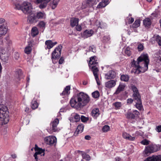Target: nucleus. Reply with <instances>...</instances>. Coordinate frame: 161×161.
I'll list each match as a JSON object with an SVG mask.
<instances>
[{
    "instance_id": "f3484780",
    "label": "nucleus",
    "mask_w": 161,
    "mask_h": 161,
    "mask_svg": "<svg viewBox=\"0 0 161 161\" xmlns=\"http://www.w3.org/2000/svg\"><path fill=\"white\" fill-rule=\"evenodd\" d=\"M116 76V73L114 71L110 70L105 75V78L107 79H113Z\"/></svg>"
},
{
    "instance_id": "c9c22d12",
    "label": "nucleus",
    "mask_w": 161,
    "mask_h": 161,
    "mask_svg": "<svg viewBox=\"0 0 161 161\" xmlns=\"http://www.w3.org/2000/svg\"><path fill=\"white\" fill-rule=\"evenodd\" d=\"M45 23L43 21H41L39 22L37 25V26L41 29L43 31L45 27Z\"/></svg>"
},
{
    "instance_id": "5701e85b",
    "label": "nucleus",
    "mask_w": 161,
    "mask_h": 161,
    "mask_svg": "<svg viewBox=\"0 0 161 161\" xmlns=\"http://www.w3.org/2000/svg\"><path fill=\"white\" fill-rule=\"evenodd\" d=\"M84 126L82 124L79 125L77 127L76 130L75 132L74 135H77L79 133H81L84 129Z\"/></svg>"
},
{
    "instance_id": "052dcab7",
    "label": "nucleus",
    "mask_w": 161,
    "mask_h": 161,
    "mask_svg": "<svg viewBox=\"0 0 161 161\" xmlns=\"http://www.w3.org/2000/svg\"><path fill=\"white\" fill-rule=\"evenodd\" d=\"M64 61V58L62 57H61L59 60V64H62L63 63V62Z\"/></svg>"
},
{
    "instance_id": "c756f323",
    "label": "nucleus",
    "mask_w": 161,
    "mask_h": 161,
    "mask_svg": "<svg viewBox=\"0 0 161 161\" xmlns=\"http://www.w3.org/2000/svg\"><path fill=\"white\" fill-rule=\"evenodd\" d=\"M154 40L156 41L159 46H161V37L158 35H154L153 37Z\"/></svg>"
},
{
    "instance_id": "774afa93",
    "label": "nucleus",
    "mask_w": 161,
    "mask_h": 161,
    "mask_svg": "<svg viewBox=\"0 0 161 161\" xmlns=\"http://www.w3.org/2000/svg\"><path fill=\"white\" fill-rule=\"evenodd\" d=\"M85 138L86 140H89L90 139L91 137L90 136L87 135L85 136Z\"/></svg>"
},
{
    "instance_id": "a878e982",
    "label": "nucleus",
    "mask_w": 161,
    "mask_h": 161,
    "mask_svg": "<svg viewBox=\"0 0 161 161\" xmlns=\"http://www.w3.org/2000/svg\"><path fill=\"white\" fill-rule=\"evenodd\" d=\"M125 115L126 118L128 119H134L135 117V115L133 113L131 112L130 110H128Z\"/></svg>"
},
{
    "instance_id": "ddd939ff",
    "label": "nucleus",
    "mask_w": 161,
    "mask_h": 161,
    "mask_svg": "<svg viewBox=\"0 0 161 161\" xmlns=\"http://www.w3.org/2000/svg\"><path fill=\"white\" fill-rule=\"evenodd\" d=\"M34 41L33 40H31L28 42V45L25 47L24 50L25 53L27 54H30L32 50V47L34 45Z\"/></svg>"
},
{
    "instance_id": "7c9ffc66",
    "label": "nucleus",
    "mask_w": 161,
    "mask_h": 161,
    "mask_svg": "<svg viewBox=\"0 0 161 161\" xmlns=\"http://www.w3.org/2000/svg\"><path fill=\"white\" fill-rule=\"evenodd\" d=\"M36 17L38 19H43L46 17V14L43 12H39L37 13Z\"/></svg>"
},
{
    "instance_id": "dca6fc26",
    "label": "nucleus",
    "mask_w": 161,
    "mask_h": 161,
    "mask_svg": "<svg viewBox=\"0 0 161 161\" xmlns=\"http://www.w3.org/2000/svg\"><path fill=\"white\" fill-rule=\"evenodd\" d=\"M57 43V42H53L51 40H47L45 42V44L47 46V47H45V49H50Z\"/></svg>"
},
{
    "instance_id": "864d4df0",
    "label": "nucleus",
    "mask_w": 161,
    "mask_h": 161,
    "mask_svg": "<svg viewBox=\"0 0 161 161\" xmlns=\"http://www.w3.org/2000/svg\"><path fill=\"white\" fill-rule=\"evenodd\" d=\"M135 137H132L129 135V136H127V139H126L130 141H134L135 140Z\"/></svg>"
},
{
    "instance_id": "cd10ccee",
    "label": "nucleus",
    "mask_w": 161,
    "mask_h": 161,
    "mask_svg": "<svg viewBox=\"0 0 161 161\" xmlns=\"http://www.w3.org/2000/svg\"><path fill=\"white\" fill-rule=\"evenodd\" d=\"M39 33L38 29L36 27H33L31 30V35L33 37H35Z\"/></svg>"
},
{
    "instance_id": "e433bc0d",
    "label": "nucleus",
    "mask_w": 161,
    "mask_h": 161,
    "mask_svg": "<svg viewBox=\"0 0 161 161\" xmlns=\"http://www.w3.org/2000/svg\"><path fill=\"white\" fill-rule=\"evenodd\" d=\"M38 105L37 102L33 100L31 103V107L32 108L35 109L36 108L38 107Z\"/></svg>"
},
{
    "instance_id": "09e8293b",
    "label": "nucleus",
    "mask_w": 161,
    "mask_h": 161,
    "mask_svg": "<svg viewBox=\"0 0 161 161\" xmlns=\"http://www.w3.org/2000/svg\"><path fill=\"white\" fill-rule=\"evenodd\" d=\"M19 57V54L17 52H15L13 55V58L16 60H18Z\"/></svg>"
},
{
    "instance_id": "6e6d98bb",
    "label": "nucleus",
    "mask_w": 161,
    "mask_h": 161,
    "mask_svg": "<svg viewBox=\"0 0 161 161\" xmlns=\"http://www.w3.org/2000/svg\"><path fill=\"white\" fill-rule=\"evenodd\" d=\"M129 134H128L125 132H123L122 134L123 137L125 139H127V136H129Z\"/></svg>"
},
{
    "instance_id": "4d7b16f0",
    "label": "nucleus",
    "mask_w": 161,
    "mask_h": 161,
    "mask_svg": "<svg viewBox=\"0 0 161 161\" xmlns=\"http://www.w3.org/2000/svg\"><path fill=\"white\" fill-rule=\"evenodd\" d=\"M81 121L83 122H85L87 120V118L84 116H81Z\"/></svg>"
},
{
    "instance_id": "e2e57ef3",
    "label": "nucleus",
    "mask_w": 161,
    "mask_h": 161,
    "mask_svg": "<svg viewBox=\"0 0 161 161\" xmlns=\"http://www.w3.org/2000/svg\"><path fill=\"white\" fill-rule=\"evenodd\" d=\"M156 129L158 132H161V125L158 126L156 127Z\"/></svg>"
},
{
    "instance_id": "6e6552de",
    "label": "nucleus",
    "mask_w": 161,
    "mask_h": 161,
    "mask_svg": "<svg viewBox=\"0 0 161 161\" xmlns=\"http://www.w3.org/2000/svg\"><path fill=\"white\" fill-rule=\"evenodd\" d=\"M45 142L48 144L53 145L56 143L57 138L54 136H49L44 139Z\"/></svg>"
},
{
    "instance_id": "5fc2aeb1",
    "label": "nucleus",
    "mask_w": 161,
    "mask_h": 161,
    "mask_svg": "<svg viewBox=\"0 0 161 161\" xmlns=\"http://www.w3.org/2000/svg\"><path fill=\"white\" fill-rule=\"evenodd\" d=\"M149 141L147 140H144L141 142V143L144 145H147L149 144Z\"/></svg>"
},
{
    "instance_id": "2eb2a0df",
    "label": "nucleus",
    "mask_w": 161,
    "mask_h": 161,
    "mask_svg": "<svg viewBox=\"0 0 161 161\" xmlns=\"http://www.w3.org/2000/svg\"><path fill=\"white\" fill-rule=\"evenodd\" d=\"M116 84V81L111 80L106 82L105 83V86L108 88H111L114 87Z\"/></svg>"
},
{
    "instance_id": "9d476101",
    "label": "nucleus",
    "mask_w": 161,
    "mask_h": 161,
    "mask_svg": "<svg viewBox=\"0 0 161 161\" xmlns=\"http://www.w3.org/2000/svg\"><path fill=\"white\" fill-rule=\"evenodd\" d=\"M59 123L58 119H55L53 122L50 124L51 127L50 128V132L52 133L53 132H55L57 130V125Z\"/></svg>"
},
{
    "instance_id": "de8ad7c7",
    "label": "nucleus",
    "mask_w": 161,
    "mask_h": 161,
    "mask_svg": "<svg viewBox=\"0 0 161 161\" xmlns=\"http://www.w3.org/2000/svg\"><path fill=\"white\" fill-rule=\"evenodd\" d=\"M109 129V127L108 125H104L102 128V130L103 132H106Z\"/></svg>"
},
{
    "instance_id": "58836bf2",
    "label": "nucleus",
    "mask_w": 161,
    "mask_h": 161,
    "mask_svg": "<svg viewBox=\"0 0 161 161\" xmlns=\"http://www.w3.org/2000/svg\"><path fill=\"white\" fill-rule=\"evenodd\" d=\"M72 116L74 118V121L77 122L79 121L80 119V115L77 114L73 113L72 114Z\"/></svg>"
},
{
    "instance_id": "6ab92c4d",
    "label": "nucleus",
    "mask_w": 161,
    "mask_h": 161,
    "mask_svg": "<svg viewBox=\"0 0 161 161\" xmlns=\"http://www.w3.org/2000/svg\"><path fill=\"white\" fill-rule=\"evenodd\" d=\"M7 31V27L4 25H2L0 26V38L4 36Z\"/></svg>"
},
{
    "instance_id": "1a4fd4ad",
    "label": "nucleus",
    "mask_w": 161,
    "mask_h": 161,
    "mask_svg": "<svg viewBox=\"0 0 161 161\" xmlns=\"http://www.w3.org/2000/svg\"><path fill=\"white\" fill-rule=\"evenodd\" d=\"M61 50L60 48H56L52 53V59L53 62L54 63L53 59H56L60 56Z\"/></svg>"
},
{
    "instance_id": "3c124183",
    "label": "nucleus",
    "mask_w": 161,
    "mask_h": 161,
    "mask_svg": "<svg viewBox=\"0 0 161 161\" xmlns=\"http://www.w3.org/2000/svg\"><path fill=\"white\" fill-rule=\"evenodd\" d=\"M95 25L98 28L100 27L101 28H102V27L101 26V22L97 20L95 23Z\"/></svg>"
},
{
    "instance_id": "37998d69",
    "label": "nucleus",
    "mask_w": 161,
    "mask_h": 161,
    "mask_svg": "<svg viewBox=\"0 0 161 161\" xmlns=\"http://www.w3.org/2000/svg\"><path fill=\"white\" fill-rule=\"evenodd\" d=\"M82 156L83 159H85L86 161H88L90 160V156L85 153L82 154Z\"/></svg>"
},
{
    "instance_id": "f257e3e1",
    "label": "nucleus",
    "mask_w": 161,
    "mask_h": 161,
    "mask_svg": "<svg viewBox=\"0 0 161 161\" xmlns=\"http://www.w3.org/2000/svg\"><path fill=\"white\" fill-rule=\"evenodd\" d=\"M90 101L89 96L87 94L81 92L71 99L70 103L72 107L78 109L86 105Z\"/></svg>"
},
{
    "instance_id": "680f3d73",
    "label": "nucleus",
    "mask_w": 161,
    "mask_h": 161,
    "mask_svg": "<svg viewBox=\"0 0 161 161\" xmlns=\"http://www.w3.org/2000/svg\"><path fill=\"white\" fill-rule=\"evenodd\" d=\"M76 29L77 31H80L81 29V27L80 25H76Z\"/></svg>"
},
{
    "instance_id": "473e14b6",
    "label": "nucleus",
    "mask_w": 161,
    "mask_h": 161,
    "mask_svg": "<svg viewBox=\"0 0 161 161\" xmlns=\"http://www.w3.org/2000/svg\"><path fill=\"white\" fill-rule=\"evenodd\" d=\"M22 74V70L21 69H19L16 71L15 74V76L17 79V81L20 80V78Z\"/></svg>"
},
{
    "instance_id": "72a5a7b5",
    "label": "nucleus",
    "mask_w": 161,
    "mask_h": 161,
    "mask_svg": "<svg viewBox=\"0 0 161 161\" xmlns=\"http://www.w3.org/2000/svg\"><path fill=\"white\" fill-rule=\"evenodd\" d=\"M143 23L145 27H148L151 25V22L149 18H146L143 21Z\"/></svg>"
},
{
    "instance_id": "393cba45",
    "label": "nucleus",
    "mask_w": 161,
    "mask_h": 161,
    "mask_svg": "<svg viewBox=\"0 0 161 161\" xmlns=\"http://www.w3.org/2000/svg\"><path fill=\"white\" fill-rule=\"evenodd\" d=\"M79 19L75 18H72L70 19V25L73 27L78 25Z\"/></svg>"
},
{
    "instance_id": "a18cd8bd",
    "label": "nucleus",
    "mask_w": 161,
    "mask_h": 161,
    "mask_svg": "<svg viewBox=\"0 0 161 161\" xmlns=\"http://www.w3.org/2000/svg\"><path fill=\"white\" fill-rule=\"evenodd\" d=\"M125 53L128 56H130L131 55V53L130 51V48L129 47H127L125 50Z\"/></svg>"
},
{
    "instance_id": "0eeeda50",
    "label": "nucleus",
    "mask_w": 161,
    "mask_h": 161,
    "mask_svg": "<svg viewBox=\"0 0 161 161\" xmlns=\"http://www.w3.org/2000/svg\"><path fill=\"white\" fill-rule=\"evenodd\" d=\"M99 1V0H86L83 3L82 7L85 8L87 7H91L96 4Z\"/></svg>"
},
{
    "instance_id": "338daca9",
    "label": "nucleus",
    "mask_w": 161,
    "mask_h": 161,
    "mask_svg": "<svg viewBox=\"0 0 161 161\" xmlns=\"http://www.w3.org/2000/svg\"><path fill=\"white\" fill-rule=\"evenodd\" d=\"M109 0H102V2L107 5L108 4Z\"/></svg>"
},
{
    "instance_id": "f8f14e48",
    "label": "nucleus",
    "mask_w": 161,
    "mask_h": 161,
    "mask_svg": "<svg viewBox=\"0 0 161 161\" xmlns=\"http://www.w3.org/2000/svg\"><path fill=\"white\" fill-rule=\"evenodd\" d=\"M51 0H36V4L40 3L39 7L41 9L44 8L46 7L47 3Z\"/></svg>"
},
{
    "instance_id": "aec40b11",
    "label": "nucleus",
    "mask_w": 161,
    "mask_h": 161,
    "mask_svg": "<svg viewBox=\"0 0 161 161\" xmlns=\"http://www.w3.org/2000/svg\"><path fill=\"white\" fill-rule=\"evenodd\" d=\"M154 60L161 64V51H158L154 55Z\"/></svg>"
},
{
    "instance_id": "2f4dec72",
    "label": "nucleus",
    "mask_w": 161,
    "mask_h": 161,
    "mask_svg": "<svg viewBox=\"0 0 161 161\" xmlns=\"http://www.w3.org/2000/svg\"><path fill=\"white\" fill-rule=\"evenodd\" d=\"M70 86H67L64 89L62 93L61 94V95H67L69 94V92L70 90Z\"/></svg>"
},
{
    "instance_id": "a19ab883",
    "label": "nucleus",
    "mask_w": 161,
    "mask_h": 161,
    "mask_svg": "<svg viewBox=\"0 0 161 161\" xmlns=\"http://www.w3.org/2000/svg\"><path fill=\"white\" fill-rule=\"evenodd\" d=\"M121 80L124 81H128L129 79V76L127 75H121L120 77Z\"/></svg>"
},
{
    "instance_id": "13d9d810",
    "label": "nucleus",
    "mask_w": 161,
    "mask_h": 161,
    "mask_svg": "<svg viewBox=\"0 0 161 161\" xmlns=\"http://www.w3.org/2000/svg\"><path fill=\"white\" fill-rule=\"evenodd\" d=\"M15 8L18 10H21L22 5L19 4H15Z\"/></svg>"
},
{
    "instance_id": "bf43d9fd",
    "label": "nucleus",
    "mask_w": 161,
    "mask_h": 161,
    "mask_svg": "<svg viewBox=\"0 0 161 161\" xmlns=\"http://www.w3.org/2000/svg\"><path fill=\"white\" fill-rule=\"evenodd\" d=\"M133 113L135 115V116H138L139 115V112L137 110H135L133 111Z\"/></svg>"
},
{
    "instance_id": "7ed1b4c3",
    "label": "nucleus",
    "mask_w": 161,
    "mask_h": 161,
    "mask_svg": "<svg viewBox=\"0 0 161 161\" xmlns=\"http://www.w3.org/2000/svg\"><path fill=\"white\" fill-rule=\"evenodd\" d=\"M89 65L90 68L91 69L92 71L93 72L97 85H100V84L99 82V79L98 76V62L96 56H94L90 58Z\"/></svg>"
},
{
    "instance_id": "39448f33",
    "label": "nucleus",
    "mask_w": 161,
    "mask_h": 161,
    "mask_svg": "<svg viewBox=\"0 0 161 161\" xmlns=\"http://www.w3.org/2000/svg\"><path fill=\"white\" fill-rule=\"evenodd\" d=\"M22 11L25 14L29 13L31 11V5L27 2H24L22 5Z\"/></svg>"
},
{
    "instance_id": "f704fd0d",
    "label": "nucleus",
    "mask_w": 161,
    "mask_h": 161,
    "mask_svg": "<svg viewBox=\"0 0 161 161\" xmlns=\"http://www.w3.org/2000/svg\"><path fill=\"white\" fill-rule=\"evenodd\" d=\"M140 24V21L139 19H136L134 23L131 25V27L133 28H137L139 27Z\"/></svg>"
},
{
    "instance_id": "f03ea898",
    "label": "nucleus",
    "mask_w": 161,
    "mask_h": 161,
    "mask_svg": "<svg viewBox=\"0 0 161 161\" xmlns=\"http://www.w3.org/2000/svg\"><path fill=\"white\" fill-rule=\"evenodd\" d=\"M149 59L147 54L142 55L137 59V61L133 60L131 63V66L135 70L133 72L139 74L144 73L148 69Z\"/></svg>"
},
{
    "instance_id": "423d86ee",
    "label": "nucleus",
    "mask_w": 161,
    "mask_h": 161,
    "mask_svg": "<svg viewBox=\"0 0 161 161\" xmlns=\"http://www.w3.org/2000/svg\"><path fill=\"white\" fill-rule=\"evenodd\" d=\"M158 149L157 146L155 145H150L147 146L145 148L144 153L147 155L150 153L157 151Z\"/></svg>"
},
{
    "instance_id": "c03bdc74",
    "label": "nucleus",
    "mask_w": 161,
    "mask_h": 161,
    "mask_svg": "<svg viewBox=\"0 0 161 161\" xmlns=\"http://www.w3.org/2000/svg\"><path fill=\"white\" fill-rule=\"evenodd\" d=\"M92 97L94 98H97L99 96V93L98 91H96L92 93Z\"/></svg>"
},
{
    "instance_id": "bb28decb",
    "label": "nucleus",
    "mask_w": 161,
    "mask_h": 161,
    "mask_svg": "<svg viewBox=\"0 0 161 161\" xmlns=\"http://www.w3.org/2000/svg\"><path fill=\"white\" fill-rule=\"evenodd\" d=\"M136 108L139 110H143V108L141 100L136 101L135 104Z\"/></svg>"
},
{
    "instance_id": "a211bd4d",
    "label": "nucleus",
    "mask_w": 161,
    "mask_h": 161,
    "mask_svg": "<svg viewBox=\"0 0 161 161\" xmlns=\"http://www.w3.org/2000/svg\"><path fill=\"white\" fill-rule=\"evenodd\" d=\"M34 149L36 151V153L35 154H37V155L41 154V156H44V150H43L42 148H39L36 144L35 145Z\"/></svg>"
},
{
    "instance_id": "c85d7f7f",
    "label": "nucleus",
    "mask_w": 161,
    "mask_h": 161,
    "mask_svg": "<svg viewBox=\"0 0 161 161\" xmlns=\"http://www.w3.org/2000/svg\"><path fill=\"white\" fill-rule=\"evenodd\" d=\"M125 87V86L124 85L120 84L114 94H118L124 90Z\"/></svg>"
},
{
    "instance_id": "20e7f679",
    "label": "nucleus",
    "mask_w": 161,
    "mask_h": 161,
    "mask_svg": "<svg viewBox=\"0 0 161 161\" xmlns=\"http://www.w3.org/2000/svg\"><path fill=\"white\" fill-rule=\"evenodd\" d=\"M9 112L7 108L0 105V124H7L9 121Z\"/></svg>"
},
{
    "instance_id": "69168bd1",
    "label": "nucleus",
    "mask_w": 161,
    "mask_h": 161,
    "mask_svg": "<svg viewBox=\"0 0 161 161\" xmlns=\"http://www.w3.org/2000/svg\"><path fill=\"white\" fill-rule=\"evenodd\" d=\"M34 157L35 158V159L36 160V161H38V155L37 154H34Z\"/></svg>"
},
{
    "instance_id": "0e129e2a",
    "label": "nucleus",
    "mask_w": 161,
    "mask_h": 161,
    "mask_svg": "<svg viewBox=\"0 0 161 161\" xmlns=\"http://www.w3.org/2000/svg\"><path fill=\"white\" fill-rule=\"evenodd\" d=\"M133 102V100L131 99H128L127 100V103L130 104L132 103Z\"/></svg>"
},
{
    "instance_id": "603ef678",
    "label": "nucleus",
    "mask_w": 161,
    "mask_h": 161,
    "mask_svg": "<svg viewBox=\"0 0 161 161\" xmlns=\"http://www.w3.org/2000/svg\"><path fill=\"white\" fill-rule=\"evenodd\" d=\"M137 48L139 51H142L143 49V45L142 44L140 43L138 45Z\"/></svg>"
},
{
    "instance_id": "8fccbe9b",
    "label": "nucleus",
    "mask_w": 161,
    "mask_h": 161,
    "mask_svg": "<svg viewBox=\"0 0 161 161\" xmlns=\"http://www.w3.org/2000/svg\"><path fill=\"white\" fill-rule=\"evenodd\" d=\"M89 51H91L93 53L96 52V48L93 46L89 47Z\"/></svg>"
},
{
    "instance_id": "412c9836",
    "label": "nucleus",
    "mask_w": 161,
    "mask_h": 161,
    "mask_svg": "<svg viewBox=\"0 0 161 161\" xmlns=\"http://www.w3.org/2000/svg\"><path fill=\"white\" fill-rule=\"evenodd\" d=\"M28 21L31 23L36 22L37 21L36 16L34 14H32L28 17Z\"/></svg>"
},
{
    "instance_id": "9b49d317",
    "label": "nucleus",
    "mask_w": 161,
    "mask_h": 161,
    "mask_svg": "<svg viewBox=\"0 0 161 161\" xmlns=\"http://www.w3.org/2000/svg\"><path fill=\"white\" fill-rule=\"evenodd\" d=\"M131 88L133 92V98L136 101H137L138 100H140V96L136 87L134 86H131Z\"/></svg>"
},
{
    "instance_id": "4468645a",
    "label": "nucleus",
    "mask_w": 161,
    "mask_h": 161,
    "mask_svg": "<svg viewBox=\"0 0 161 161\" xmlns=\"http://www.w3.org/2000/svg\"><path fill=\"white\" fill-rule=\"evenodd\" d=\"M145 160L146 161H161V155H153L148 157Z\"/></svg>"
},
{
    "instance_id": "79ce46f5",
    "label": "nucleus",
    "mask_w": 161,
    "mask_h": 161,
    "mask_svg": "<svg viewBox=\"0 0 161 161\" xmlns=\"http://www.w3.org/2000/svg\"><path fill=\"white\" fill-rule=\"evenodd\" d=\"M113 105L114 106L116 109H119L122 106V103L120 102H117L113 103Z\"/></svg>"
},
{
    "instance_id": "4be33fe9",
    "label": "nucleus",
    "mask_w": 161,
    "mask_h": 161,
    "mask_svg": "<svg viewBox=\"0 0 161 161\" xmlns=\"http://www.w3.org/2000/svg\"><path fill=\"white\" fill-rule=\"evenodd\" d=\"M93 33V31L91 30H86L82 34V37L84 38H87L91 36Z\"/></svg>"
},
{
    "instance_id": "b1692460",
    "label": "nucleus",
    "mask_w": 161,
    "mask_h": 161,
    "mask_svg": "<svg viewBox=\"0 0 161 161\" xmlns=\"http://www.w3.org/2000/svg\"><path fill=\"white\" fill-rule=\"evenodd\" d=\"M99 114V111L97 108H94L92 111L91 115L93 117L95 118H97Z\"/></svg>"
},
{
    "instance_id": "4c0bfd02",
    "label": "nucleus",
    "mask_w": 161,
    "mask_h": 161,
    "mask_svg": "<svg viewBox=\"0 0 161 161\" xmlns=\"http://www.w3.org/2000/svg\"><path fill=\"white\" fill-rule=\"evenodd\" d=\"M59 2V0H53L52 3L51 5L53 9H55L57 7Z\"/></svg>"
},
{
    "instance_id": "ea45409f",
    "label": "nucleus",
    "mask_w": 161,
    "mask_h": 161,
    "mask_svg": "<svg viewBox=\"0 0 161 161\" xmlns=\"http://www.w3.org/2000/svg\"><path fill=\"white\" fill-rule=\"evenodd\" d=\"M134 21V19L129 16L127 17L125 19V22L126 24H131Z\"/></svg>"
},
{
    "instance_id": "49530a36",
    "label": "nucleus",
    "mask_w": 161,
    "mask_h": 161,
    "mask_svg": "<svg viewBox=\"0 0 161 161\" xmlns=\"http://www.w3.org/2000/svg\"><path fill=\"white\" fill-rule=\"evenodd\" d=\"M106 5H107L106 4L102 1L99 3L97 6V8H103L105 7Z\"/></svg>"
}]
</instances>
